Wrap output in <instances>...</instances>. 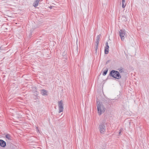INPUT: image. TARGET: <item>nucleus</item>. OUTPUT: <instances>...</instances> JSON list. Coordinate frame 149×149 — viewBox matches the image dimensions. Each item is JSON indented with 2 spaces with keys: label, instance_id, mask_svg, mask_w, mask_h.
<instances>
[{
  "label": "nucleus",
  "instance_id": "9",
  "mask_svg": "<svg viewBox=\"0 0 149 149\" xmlns=\"http://www.w3.org/2000/svg\"><path fill=\"white\" fill-rule=\"evenodd\" d=\"M109 76L118 79L120 78L121 77V75H109Z\"/></svg>",
  "mask_w": 149,
  "mask_h": 149
},
{
  "label": "nucleus",
  "instance_id": "20",
  "mask_svg": "<svg viewBox=\"0 0 149 149\" xmlns=\"http://www.w3.org/2000/svg\"><path fill=\"white\" fill-rule=\"evenodd\" d=\"M50 8H52V7H50Z\"/></svg>",
  "mask_w": 149,
  "mask_h": 149
},
{
  "label": "nucleus",
  "instance_id": "3",
  "mask_svg": "<svg viewBox=\"0 0 149 149\" xmlns=\"http://www.w3.org/2000/svg\"><path fill=\"white\" fill-rule=\"evenodd\" d=\"M99 130L101 134H104L105 131L106 127L104 125V123L102 122L99 125Z\"/></svg>",
  "mask_w": 149,
  "mask_h": 149
},
{
  "label": "nucleus",
  "instance_id": "19",
  "mask_svg": "<svg viewBox=\"0 0 149 149\" xmlns=\"http://www.w3.org/2000/svg\"><path fill=\"white\" fill-rule=\"evenodd\" d=\"M121 130H120V131L119 132V135H120L121 134Z\"/></svg>",
  "mask_w": 149,
  "mask_h": 149
},
{
  "label": "nucleus",
  "instance_id": "15",
  "mask_svg": "<svg viewBox=\"0 0 149 149\" xmlns=\"http://www.w3.org/2000/svg\"><path fill=\"white\" fill-rule=\"evenodd\" d=\"M98 45L96 44L95 46V52H97Z\"/></svg>",
  "mask_w": 149,
  "mask_h": 149
},
{
  "label": "nucleus",
  "instance_id": "6",
  "mask_svg": "<svg viewBox=\"0 0 149 149\" xmlns=\"http://www.w3.org/2000/svg\"><path fill=\"white\" fill-rule=\"evenodd\" d=\"M6 145V142L3 140H0V146L2 147H4Z\"/></svg>",
  "mask_w": 149,
  "mask_h": 149
},
{
  "label": "nucleus",
  "instance_id": "2",
  "mask_svg": "<svg viewBox=\"0 0 149 149\" xmlns=\"http://www.w3.org/2000/svg\"><path fill=\"white\" fill-rule=\"evenodd\" d=\"M119 34L121 40L123 41L127 36L125 31V30H120L119 31Z\"/></svg>",
  "mask_w": 149,
  "mask_h": 149
},
{
  "label": "nucleus",
  "instance_id": "5",
  "mask_svg": "<svg viewBox=\"0 0 149 149\" xmlns=\"http://www.w3.org/2000/svg\"><path fill=\"white\" fill-rule=\"evenodd\" d=\"M106 47H105L104 49V53L105 54H107L109 53V46L107 42L106 43Z\"/></svg>",
  "mask_w": 149,
  "mask_h": 149
},
{
  "label": "nucleus",
  "instance_id": "13",
  "mask_svg": "<svg viewBox=\"0 0 149 149\" xmlns=\"http://www.w3.org/2000/svg\"><path fill=\"white\" fill-rule=\"evenodd\" d=\"M125 0H122V7L123 8H125L126 5V3H125Z\"/></svg>",
  "mask_w": 149,
  "mask_h": 149
},
{
  "label": "nucleus",
  "instance_id": "7",
  "mask_svg": "<svg viewBox=\"0 0 149 149\" xmlns=\"http://www.w3.org/2000/svg\"><path fill=\"white\" fill-rule=\"evenodd\" d=\"M120 74L119 72L117 71L112 70L111 71L109 74Z\"/></svg>",
  "mask_w": 149,
  "mask_h": 149
},
{
  "label": "nucleus",
  "instance_id": "14",
  "mask_svg": "<svg viewBox=\"0 0 149 149\" xmlns=\"http://www.w3.org/2000/svg\"><path fill=\"white\" fill-rule=\"evenodd\" d=\"M8 139L10 140L11 139V137L10 135L7 134L5 136Z\"/></svg>",
  "mask_w": 149,
  "mask_h": 149
},
{
  "label": "nucleus",
  "instance_id": "18",
  "mask_svg": "<svg viewBox=\"0 0 149 149\" xmlns=\"http://www.w3.org/2000/svg\"><path fill=\"white\" fill-rule=\"evenodd\" d=\"M36 0L37 1H38V2H39L40 1H42V0Z\"/></svg>",
  "mask_w": 149,
  "mask_h": 149
},
{
  "label": "nucleus",
  "instance_id": "11",
  "mask_svg": "<svg viewBox=\"0 0 149 149\" xmlns=\"http://www.w3.org/2000/svg\"><path fill=\"white\" fill-rule=\"evenodd\" d=\"M120 73L125 74V70L123 68H120L118 69Z\"/></svg>",
  "mask_w": 149,
  "mask_h": 149
},
{
  "label": "nucleus",
  "instance_id": "1",
  "mask_svg": "<svg viewBox=\"0 0 149 149\" xmlns=\"http://www.w3.org/2000/svg\"><path fill=\"white\" fill-rule=\"evenodd\" d=\"M97 113L99 115H100L102 113L104 112L105 108L102 103L99 102V103L97 104Z\"/></svg>",
  "mask_w": 149,
  "mask_h": 149
},
{
  "label": "nucleus",
  "instance_id": "17",
  "mask_svg": "<svg viewBox=\"0 0 149 149\" xmlns=\"http://www.w3.org/2000/svg\"><path fill=\"white\" fill-rule=\"evenodd\" d=\"M109 60H108L107 61L106 63V64H107L108 63H109Z\"/></svg>",
  "mask_w": 149,
  "mask_h": 149
},
{
  "label": "nucleus",
  "instance_id": "10",
  "mask_svg": "<svg viewBox=\"0 0 149 149\" xmlns=\"http://www.w3.org/2000/svg\"><path fill=\"white\" fill-rule=\"evenodd\" d=\"M41 93L42 95H47V91L44 89L41 90Z\"/></svg>",
  "mask_w": 149,
  "mask_h": 149
},
{
  "label": "nucleus",
  "instance_id": "8",
  "mask_svg": "<svg viewBox=\"0 0 149 149\" xmlns=\"http://www.w3.org/2000/svg\"><path fill=\"white\" fill-rule=\"evenodd\" d=\"M101 36V35L100 34H99V35H98L96 37V44L97 45H98L100 41V38Z\"/></svg>",
  "mask_w": 149,
  "mask_h": 149
},
{
  "label": "nucleus",
  "instance_id": "16",
  "mask_svg": "<svg viewBox=\"0 0 149 149\" xmlns=\"http://www.w3.org/2000/svg\"><path fill=\"white\" fill-rule=\"evenodd\" d=\"M108 70V69L107 68L103 72V74H106L107 73V71Z\"/></svg>",
  "mask_w": 149,
  "mask_h": 149
},
{
  "label": "nucleus",
  "instance_id": "12",
  "mask_svg": "<svg viewBox=\"0 0 149 149\" xmlns=\"http://www.w3.org/2000/svg\"><path fill=\"white\" fill-rule=\"evenodd\" d=\"M39 3L38 1L36 0L33 3V6L35 7H37Z\"/></svg>",
  "mask_w": 149,
  "mask_h": 149
},
{
  "label": "nucleus",
  "instance_id": "4",
  "mask_svg": "<svg viewBox=\"0 0 149 149\" xmlns=\"http://www.w3.org/2000/svg\"><path fill=\"white\" fill-rule=\"evenodd\" d=\"M58 105L59 108V113L62 112L63 109V103L62 100H60L58 102Z\"/></svg>",
  "mask_w": 149,
  "mask_h": 149
}]
</instances>
